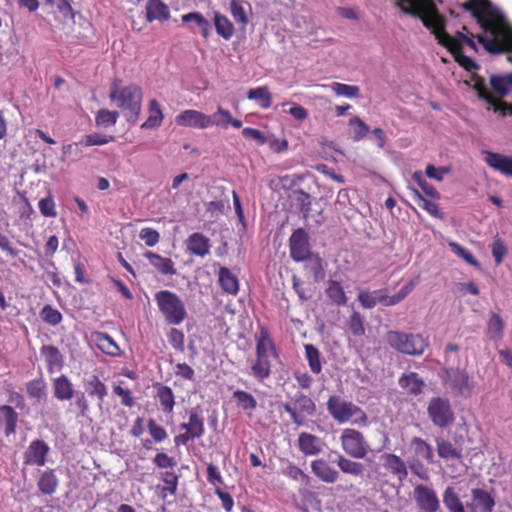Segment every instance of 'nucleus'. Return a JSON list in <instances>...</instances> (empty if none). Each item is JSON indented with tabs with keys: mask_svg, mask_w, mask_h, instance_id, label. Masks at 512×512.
Returning <instances> with one entry per match:
<instances>
[{
	"mask_svg": "<svg viewBox=\"0 0 512 512\" xmlns=\"http://www.w3.org/2000/svg\"><path fill=\"white\" fill-rule=\"evenodd\" d=\"M490 85L494 92L501 97L508 95L512 90V73H507L505 75H491Z\"/></svg>",
	"mask_w": 512,
	"mask_h": 512,
	"instance_id": "f704fd0d",
	"label": "nucleus"
},
{
	"mask_svg": "<svg viewBox=\"0 0 512 512\" xmlns=\"http://www.w3.org/2000/svg\"><path fill=\"white\" fill-rule=\"evenodd\" d=\"M386 341L396 351L413 356H420L428 346L427 340L420 334L389 331Z\"/></svg>",
	"mask_w": 512,
	"mask_h": 512,
	"instance_id": "0eeeda50",
	"label": "nucleus"
},
{
	"mask_svg": "<svg viewBox=\"0 0 512 512\" xmlns=\"http://www.w3.org/2000/svg\"><path fill=\"white\" fill-rule=\"evenodd\" d=\"M465 7L482 29L477 39L487 52H512V27L498 8L489 0H470Z\"/></svg>",
	"mask_w": 512,
	"mask_h": 512,
	"instance_id": "f257e3e1",
	"label": "nucleus"
},
{
	"mask_svg": "<svg viewBox=\"0 0 512 512\" xmlns=\"http://www.w3.org/2000/svg\"><path fill=\"white\" fill-rule=\"evenodd\" d=\"M437 452L440 458L448 459H461L462 451L453 446V444L443 438H436Z\"/></svg>",
	"mask_w": 512,
	"mask_h": 512,
	"instance_id": "a19ab883",
	"label": "nucleus"
},
{
	"mask_svg": "<svg viewBox=\"0 0 512 512\" xmlns=\"http://www.w3.org/2000/svg\"><path fill=\"white\" fill-rule=\"evenodd\" d=\"M326 406L329 415L338 424H351L359 427L369 425L366 412L360 406L339 395L329 396Z\"/></svg>",
	"mask_w": 512,
	"mask_h": 512,
	"instance_id": "7ed1b4c3",
	"label": "nucleus"
},
{
	"mask_svg": "<svg viewBox=\"0 0 512 512\" xmlns=\"http://www.w3.org/2000/svg\"><path fill=\"white\" fill-rule=\"evenodd\" d=\"M311 471L318 479L327 484H333L339 478V472L323 458L311 462Z\"/></svg>",
	"mask_w": 512,
	"mask_h": 512,
	"instance_id": "412c9836",
	"label": "nucleus"
},
{
	"mask_svg": "<svg viewBox=\"0 0 512 512\" xmlns=\"http://www.w3.org/2000/svg\"><path fill=\"white\" fill-rule=\"evenodd\" d=\"M401 10L411 16L420 18L423 25L431 31L438 43L448 48L452 53L461 51V45L477 51L474 35L463 27L456 37L449 35L446 30V20L439 13L436 5L431 0H398Z\"/></svg>",
	"mask_w": 512,
	"mask_h": 512,
	"instance_id": "f03ea898",
	"label": "nucleus"
},
{
	"mask_svg": "<svg viewBox=\"0 0 512 512\" xmlns=\"http://www.w3.org/2000/svg\"><path fill=\"white\" fill-rule=\"evenodd\" d=\"M443 384L455 397L468 399L472 396L476 382L464 368L445 367L441 370Z\"/></svg>",
	"mask_w": 512,
	"mask_h": 512,
	"instance_id": "39448f33",
	"label": "nucleus"
},
{
	"mask_svg": "<svg viewBox=\"0 0 512 512\" xmlns=\"http://www.w3.org/2000/svg\"><path fill=\"white\" fill-rule=\"evenodd\" d=\"M485 163L506 177H512V157L492 151H483Z\"/></svg>",
	"mask_w": 512,
	"mask_h": 512,
	"instance_id": "a211bd4d",
	"label": "nucleus"
},
{
	"mask_svg": "<svg viewBox=\"0 0 512 512\" xmlns=\"http://www.w3.org/2000/svg\"><path fill=\"white\" fill-rule=\"evenodd\" d=\"M144 257L149 260V263L163 275H175L176 269L174 262L170 258L162 257L161 255L152 251L144 253Z\"/></svg>",
	"mask_w": 512,
	"mask_h": 512,
	"instance_id": "cd10ccee",
	"label": "nucleus"
},
{
	"mask_svg": "<svg viewBox=\"0 0 512 512\" xmlns=\"http://www.w3.org/2000/svg\"><path fill=\"white\" fill-rule=\"evenodd\" d=\"M180 428L190 433L194 438H200L204 435V419L201 417L198 408H192L189 410V421L187 423H182Z\"/></svg>",
	"mask_w": 512,
	"mask_h": 512,
	"instance_id": "bb28decb",
	"label": "nucleus"
},
{
	"mask_svg": "<svg viewBox=\"0 0 512 512\" xmlns=\"http://www.w3.org/2000/svg\"><path fill=\"white\" fill-rule=\"evenodd\" d=\"M383 467L396 477L402 483L408 475V470L404 460L392 453H384L380 456Z\"/></svg>",
	"mask_w": 512,
	"mask_h": 512,
	"instance_id": "6ab92c4d",
	"label": "nucleus"
},
{
	"mask_svg": "<svg viewBox=\"0 0 512 512\" xmlns=\"http://www.w3.org/2000/svg\"><path fill=\"white\" fill-rule=\"evenodd\" d=\"M230 12L237 23L242 25L248 24V13L242 2L239 0H232L230 2Z\"/></svg>",
	"mask_w": 512,
	"mask_h": 512,
	"instance_id": "5fc2aeb1",
	"label": "nucleus"
},
{
	"mask_svg": "<svg viewBox=\"0 0 512 512\" xmlns=\"http://www.w3.org/2000/svg\"><path fill=\"white\" fill-rule=\"evenodd\" d=\"M40 314L43 321L52 326L58 325L62 321V314L50 305H45Z\"/></svg>",
	"mask_w": 512,
	"mask_h": 512,
	"instance_id": "bf43d9fd",
	"label": "nucleus"
},
{
	"mask_svg": "<svg viewBox=\"0 0 512 512\" xmlns=\"http://www.w3.org/2000/svg\"><path fill=\"white\" fill-rule=\"evenodd\" d=\"M153 462L157 467L162 469L173 468L177 465V462L173 457L163 452L157 453Z\"/></svg>",
	"mask_w": 512,
	"mask_h": 512,
	"instance_id": "774afa93",
	"label": "nucleus"
},
{
	"mask_svg": "<svg viewBox=\"0 0 512 512\" xmlns=\"http://www.w3.org/2000/svg\"><path fill=\"white\" fill-rule=\"evenodd\" d=\"M213 20L217 34L225 40H230L235 31L232 22L219 12L214 13Z\"/></svg>",
	"mask_w": 512,
	"mask_h": 512,
	"instance_id": "58836bf2",
	"label": "nucleus"
},
{
	"mask_svg": "<svg viewBox=\"0 0 512 512\" xmlns=\"http://www.w3.org/2000/svg\"><path fill=\"white\" fill-rule=\"evenodd\" d=\"M350 125L353 127L355 140L364 138L369 131V127L358 117L352 118L350 120Z\"/></svg>",
	"mask_w": 512,
	"mask_h": 512,
	"instance_id": "338daca9",
	"label": "nucleus"
},
{
	"mask_svg": "<svg viewBox=\"0 0 512 512\" xmlns=\"http://www.w3.org/2000/svg\"><path fill=\"white\" fill-rule=\"evenodd\" d=\"M114 140L113 136H105L101 135L99 133H92L85 135L79 142V144L90 147V146H99V145H105Z\"/></svg>",
	"mask_w": 512,
	"mask_h": 512,
	"instance_id": "4d7b16f0",
	"label": "nucleus"
},
{
	"mask_svg": "<svg viewBox=\"0 0 512 512\" xmlns=\"http://www.w3.org/2000/svg\"><path fill=\"white\" fill-rule=\"evenodd\" d=\"M162 410L167 413H171L173 411L175 400L174 394L170 387L165 385H159L157 387V395Z\"/></svg>",
	"mask_w": 512,
	"mask_h": 512,
	"instance_id": "c03bdc74",
	"label": "nucleus"
},
{
	"mask_svg": "<svg viewBox=\"0 0 512 512\" xmlns=\"http://www.w3.org/2000/svg\"><path fill=\"white\" fill-rule=\"evenodd\" d=\"M18 413L9 405L0 406V423L4 424V433L10 436L16 432Z\"/></svg>",
	"mask_w": 512,
	"mask_h": 512,
	"instance_id": "2f4dec72",
	"label": "nucleus"
},
{
	"mask_svg": "<svg viewBox=\"0 0 512 512\" xmlns=\"http://www.w3.org/2000/svg\"><path fill=\"white\" fill-rule=\"evenodd\" d=\"M336 463L343 473L349 475L358 477L364 472V466L362 463L350 460L343 455H338Z\"/></svg>",
	"mask_w": 512,
	"mask_h": 512,
	"instance_id": "37998d69",
	"label": "nucleus"
},
{
	"mask_svg": "<svg viewBox=\"0 0 512 512\" xmlns=\"http://www.w3.org/2000/svg\"><path fill=\"white\" fill-rule=\"evenodd\" d=\"M49 451L50 447L46 442L39 439L33 440L24 453V463L26 465L44 466Z\"/></svg>",
	"mask_w": 512,
	"mask_h": 512,
	"instance_id": "dca6fc26",
	"label": "nucleus"
},
{
	"mask_svg": "<svg viewBox=\"0 0 512 512\" xmlns=\"http://www.w3.org/2000/svg\"><path fill=\"white\" fill-rule=\"evenodd\" d=\"M58 478L52 469L45 470L41 473L38 480L39 490L46 495H52L58 487Z\"/></svg>",
	"mask_w": 512,
	"mask_h": 512,
	"instance_id": "c9c22d12",
	"label": "nucleus"
},
{
	"mask_svg": "<svg viewBox=\"0 0 512 512\" xmlns=\"http://www.w3.org/2000/svg\"><path fill=\"white\" fill-rule=\"evenodd\" d=\"M414 499L418 507L425 512H437L440 502L436 492L423 484L416 485L414 488Z\"/></svg>",
	"mask_w": 512,
	"mask_h": 512,
	"instance_id": "ddd939ff",
	"label": "nucleus"
},
{
	"mask_svg": "<svg viewBox=\"0 0 512 512\" xmlns=\"http://www.w3.org/2000/svg\"><path fill=\"white\" fill-rule=\"evenodd\" d=\"M349 330L355 336H362L365 333L362 316L358 312H353L350 316Z\"/></svg>",
	"mask_w": 512,
	"mask_h": 512,
	"instance_id": "e2e57ef3",
	"label": "nucleus"
},
{
	"mask_svg": "<svg viewBox=\"0 0 512 512\" xmlns=\"http://www.w3.org/2000/svg\"><path fill=\"white\" fill-rule=\"evenodd\" d=\"M283 475L302 483H307L309 476L295 464L289 462L282 470Z\"/></svg>",
	"mask_w": 512,
	"mask_h": 512,
	"instance_id": "13d9d810",
	"label": "nucleus"
},
{
	"mask_svg": "<svg viewBox=\"0 0 512 512\" xmlns=\"http://www.w3.org/2000/svg\"><path fill=\"white\" fill-rule=\"evenodd\" d=\"M139 238L143 240L148 247H154L160 240V234L155 229L145 227L140 230Z\"/></svg>",
	"mask_w": 512,
	"mask_h": 512,
	"instance_id": "052dcab7",
	"label": "nucleus"
},
{
	"mask_svg": "<svg viewBox=\"0 0 512 512\" xmlns=\"http://www.w3.org/2000/svg\"><path fill=\"white\" fill-rule=\"evenodd\" d=\"M305 261V269L312 275L314 281L316 283L322 281L326 275L322 258L316 254H312L306 258Z\"/></svg>",
	"mask_w": 512,
	"mask_h": 512,
	"instance_id": "4c0bfd02",
	"label": "nucleus"
},
{
	"mask_svg": "<svg viewBox=\"0 0 512 512\" xmlns=\"http://www.w3.org/2000/svg\"><path fill=\"white\" fill-rule=\"evenodd\" d=\"M175 122L178 126L192 127L196 129L209 128L208 115L193 109H188L176 116Z\"/></svg>",
	"mask_w": 512,
	"mask_h": 512,
	"instance_id": "f3484780",
	"label": "nucleus"
},
{
	"mask_svg": "<svg viewBox=\"0 0 512 512\" xmlns=\"http://www.w3.org/2000/svg\"><path fill=\"white\" fill-rule=\"evenodd\" d=\"M110 100L117 107L127 111L126 117L129 122H135L141 110L142 90L136 84L120 87L115 80L110 89Z\"/></svg>",
	"mask_w": 512,
	"mask_h": 512,
	"instance_id": "20e7f679",
	"label": "nucleus"
},
{
	"mask_svg": "<svg viewBox=\"0 0 512 512\" xmlns=\"http://www.w3.org/2000/svg\"><path fill=\"white\" fill-rule=\"evenodd\" d=\"M412 180L418 184L425 195L432 199L439 200L441 198L440 193L424 179L421 171H415L412 174Z\"/></svg>",
	"mask_w": 512,
	"mask_h": 512,
	"instance_id": "603ef678",
	"label": "nucleus"
},
{
	"mask_svg": "<svg viewBox=\"0 0 512 512\" xmlns=\"http://www.w3.org/2000/svg\"><path fill=\"white\" fill-rule=\"evenodd\" d=\"M297 444L300 452L305 456H318L326 448V443L321 437L309 432H301L298 435Z\"/></svg>",
	"mask_w": 512,
	"mask_h": 512,
	"instance_id": "2eb2a0df",
	"label": "nucleus"
},
{
	"mask_svg": "<svg viewBox=\"0 0 512 512\" xmlns=\"http://www.w3.org/2000/svg\"><path fill=\"white\" fill-rule=\"evenodd\" d=\"M494 506V498L481 488L471 490V500L466 504L467 512H493Z\"/></svg>",
	"mask_w": 512,
	"mask_h": 512,
	"instance_id": "4468645a",
	"label": "nucleus"
},
{
	"mask_svg": "<svg viewBox=\"0 0 512 512\" xmlns=\"http://www.w3.org/2000/svg\"><path fill=\"white\" fill-rule=\"evenodd\" d=\"M305 356L308 361L310 370L314 374H319L322 371V364L320 361L319 350L312 344H306L305 345Z\"/></svg>",
	"mask_w": 512,
	"mask_h": 512,
	"instance_id": "de8ad7c7",
	"label": "nucleus"
},
{
	"mask_svg": "<svg viewBox=\"0 0 512 512\" xmlns=\"http://www.w3.org/2000/svg\"><path fill=\"white\" fill-rule=\"evenodd\" d=\"M91 338L96 347L104 354L111 357H120L122 351L114 339L105 332H93Z\"/></svg>",
	"mask_w": 512,
	"mask_h": 512,
	"instance_id": "4be33fe9",
	"label": "nucleus"
},
{
	"mask_svg": "<svg viewBox=\"0 0 512 512\" xmlns=\"http://www.w3.org/2000/svg\"><path fill=\"white\" fill-rule=\"evenodd\" d=\"M248 99L258 101L262 108H269L272 104L271 94L267 87H257L251 89L247 95Z\"/></svg>",
	"mask_w": 512,
	"mask_h": 512,
	"instance_id": "09e8293b",
	"label": "nucleus"
},
{
	"mask_svg": "<svg viewBox=\"0 0 512 512\" xmlns=\"http://www.w3.org/2000/svg\"><path fill=\"white\" fill-rule=\"evenodd\" d=\"M290 256L295 262H303L313 253L310 252L308 235L304 229L295 230L289 239Z\"/></svg>",
	"mask_w": 512,
	"mask_h": 512,
	"instance_id": "f8f14e48",
	"label": "nucleus"
},
{
	"mask_svg": "<svg viewBox=\"0 0 512 512\" xmlns=\"http://www.w3.org/2000/svg\"><path fill=\"white\" fill-rule=\"evenodd\" d=\"M443 504L449 512H467L454 487L448 486L443 492Z\"/></svg>",
	"mask_w": 512,
	"mask_h": 512,
	"instance_id": "72a5a7b5",
	"label": "nucleus"
},
{
	"mask_svg": "<svg viewBox=\"0 0 512 512\" xmlns=\"http://www.w3.org/2000/svg\"><path fill=\"white\" fill-rule=\"evenodd\" d=\"M473 89L476 91L477 96L489 105L487 108L488 110L493 109V111L499 113L501 117L512 115V104L504 101H497L488 91L483 78L477 77L475 79Z\"/></svg>",
	"mask_w": 512,
	"mask_h": 512,
	"instance_id": "9b49d317",
	"label": "nucleus"
},
{
	"mask_svg": "<svg viewBox=\"0 0 512 512\" xmlns=\"http://www.w3.org/2000/svg\"><path fill=\"white\" fill-rule=\"evenodd\" d=\"M163 113L156 99L149 102V116L147 120L141 125L142 129L157 128L162 124Z\"/></svg>",
	"mask_w": 512,
	"mask_h": 512,
	"instance_id": "ea45409f",
	"label": "nucleus"
},
{
	"mask_svg": "<svg viewBox=\"0 0 512 512\" xmlns=\"http://www.w3.org/2000/svg\"><path fill=\"white\" fill-rule=\"evenodd\" d=\"M209 127L218 126L225 128L229 125V121H232V115L229 110L224 109L222 106H218L214 114L208 115Z\"/></svg>",
	"mask_w": 512,
	"mask_h": 512,
	"instance_id": "8fccbe9b",
	"label": "nucleus"
},
{
	"mask_svg": "<svg viewBox=\"0 0 512 512\" xmlns=\"http://www.w3.org/2000/svg\"><path fill=\"white\" fill-rule=\"evenodd\" d=\"M330 87L336 95L347 98H356L360 93V88L356 85L333 82Z\"/></svg>",
	"mask_w": 512,
	"mask_h": 512,
	"instance_id": "864d4df0",
	"label": "nucleus"
},
{
	"mask_svg": "<svg viewBox=\"0 0 512 512\" xmlns=\"http://www.w3.org/2000/svg\"><path fill=\"white\" fill-rule=\"evenodd\" d=\"M326 295L333 303H335L338 306L345 305L347 302V298L343 290V287L338 281H328Z\"/></svg>",
	"mask_w": 512,
	"mask_h": 512,
	"instance_id": "a18cd8bd",
	"label": "nucleus"
},
{
	"mask_svg": "<svg viewBox=\"0 0 512 512\" xmlns=\"http://www.w3.org/2000/svg\"><path fill=\"white\" fill-rule=\"evenodd\" d=\"M154 299L166 322L171 325L181 324L186 316V308L181 298L169 290L158 291Z\"/></svg>",
	"mask_w": 512,
	"mask_h": 512,
	"instance_id": "423d86ee",
	"label": "nucleus"
},
{
	"mask_svg": "<svg viewBox=\"0 0 512 512\" xmlns=\"http://www.w3.org/2000/svg\"><path fill=\"white\" fill-rule=\"evenodd\" d=\"M170 18V9L162 0H148L146 3V19L148 22L167 21Z\"/></svg>",
	"mask_w": 512,
	"mask_h": 512,
	"instance_id": "a878e982",
	"label": "nucleus"
},
{
	"mask_svg": "<svg viewBox=\"0 0 512 512\" xmlns=\"http://www.w3.org/2000/svg\"><path fill=\"white\" fill-rule=\"evenodd\" d=\"M283 409L290 415L292 422L297 426H303L307 417H312L317 412L315 402L306 394L296 392L290 402L283 404Z\"/></svg>",
	"mask_w": 512,
	"mask_h": 512,
	"instance_id": "6e6552de",
	"label": "nucleus"
},
{
	"mask_svg": "<svg viewBox=\"0 0 512 512\" xmlns=\"http://www.w3.org/2000/svg\"><path fill=\"white\" fill-rule=\"evenodd\" d=\"M504 321L497 313H492L488 323L486 335L492 341H499L503 338Z\"/></svg>",
	"mask_w": 512,
	"mask_h": 512,
	"instance_id": "79ce46f5",
	"label": "nucleus"
},
{
	"mask_svg": "<svg viewBox=\"0 0 512 512\" xmlns=\"http://www.w3.org/2000/svg\"><path fill=\"white\" fill-rule=\"evenodd\" d=\"M170 345L180 352L184 351V333L176 328H172L168 334Z\"/></svg>",
	"mask_w": 512,
	"mask_h": 512,
	"instance_id": "0e129e2a",
	"label": "nucleus"
},
{
	"mask_svg": "<svg viewBox=\"0 0 512 512\" xmlns=\"http://www.w3.org/2000/svg\"><path fill=\"white\" fill-rule=\"evenodd\" d=\"M271 359L256 356L252 361L250 374L259 382H264L271 375Z\"/></svg>",
	"mask_w": 512,
	"mask_h": 512,
	"instance_id": "473e14b6",
	"label": "nucleus"
},
{
	"mask_svg": "<svg viewBox=\"0 0 512 512\" xmlns=\"http://www.w3.org/2000/svg\"><path fill=\"white\" fill-rule=\"evenodd\" d=\"M187 251L192 255L205 257L210 252V240L202 233L195 232L185 241Z\"/></svg>",
	"mask_w": 512,
	"mask_h": 512,
	"instance_id": "5701e85b",
	"label": "nucleus"
},
{
	"mask_svg": "<svg viewBox=\"0 0 512 512\" xmlns=\"http://www.w3.org/2000/svg\"><path fill=\"white\" fill-rule=\"evenodd\" d=\"M218 281L225 293L235 296L239 292L238 278L227 267L219 269Z\"/></svg>",
	"mask_w": 512,
	"mask_h": 512,
	"instance_id": "c756f323",
	"label": "nucleus"
},
{
	"mask_svg": "<svg viewBox=\"0 0 512 512\" xmlns=\"http://www.w3.org/2000/svg\"><path fill=\"white\" fill-rule=\"evenodd\" d=\"M118 118L119 113L117 111L100 109L95 117V122L98 126L108 127L115 125Z\"/></svg>",
	"mask_w": 512,
	"mask_h": 512,
	"instance_id": "6e6d98bb",
	"label": "nucleus"
},
{
	"mask_svg": "<svg viewBox=\"0 0 512 512\" xmlns=\"http://www.w3.org/2000/svg\"><path fill=\"white\" fill-rule=\"evenodd\" d=\"M233 398L236 399L237 404L246 411H253L257 407V401L254 396L243 390H236L233 393Z\"/></svg>",
	"mask_w": 512,
	"mask_h": 512,
	"instance_id": "3c124183",
	"label": "nucleus"
},
{
	"mask_svg": "<svg viewBox=\"0 0 512 512\" xmlns=\"http://www.w3.org/2000/svg\"><path fill=\"white\" fill-rule=\"evenodd\" d=\"M41 214L45 217H56L57 211L55 208V202L52 196H47L41 199L38 203Z\"/></svg>",
	"mask_w": 512,
	"mask_h": 512,
	"instance_id": "680f3d73",
	"label": "nucleus"
},
{
	"mask_svg": "<svg viewBox=\"0 0 512 512\" xmlns=\"http://www.w3.org/2000/svg\"><path fill=\"white\" fill-rule=\"evenodd\" d=\"M54 396L60 401L70 400L74 396L73 384L65 375L53 380Z\"/></svg>",
	"mask_w": 512,
	"mask_h": 512,
	"instance_id": "7c9ffc66",
	"label": "nucleus"
},
{
	"mask_svg": "<svg viewBox=\"0 0 512 512\" xmlns=\"http://www.w3.org/2000/svg\"><path fill=\"white\" fill-rule=\"evenodd\" d=\"M29 397L40 400L47 394V384L43 378L33 379L26 384Z\"/></svg>",
	"mask_w": 512,
	"mask_h": 512,
	"instance_id": "49530a36",
	"label": "nucleus"
},
{
	"mask_svg": "<svg viewBox=\"0 0 512 512\" xmlns=\"http://www.w3.org/2000/svg\"><path fill=\"white\" fill-rule=\"evenodd\" d=\"M41 356L44 357L47 369L50 373L60 371L64 365V358L59 349L53 345H43L40 349Z\"/></svg>",
	"mask_w": 512,
	"mask_h": 512,
	"instance_id": "393cba45",
	"label": "nucleus"
},
{
	"mask_svg": "<svg viewBox=\"0 0 512 512\" xmlns=\"http://www.w3.org/2000/svg\"><path fill=\"white\" fill-rule=\"evenodd\" d=\"M256 340V356L275 359L278 352L274 341L271 339L268 330L261 327L260 331L255 335Z\"/></svg>",
	"mask_w": 512,
	"mask_h": 512,
	"instance_id": "aec40b11",
	"label": "nucleus"
},
{
	"mask_svg": "<svg viewBox=\"0 0 512 512\" xmlns=\"http://www.w3.org/2000/svg\"><path fill=\"white\" fill-rule=\"evenodd\" d=\"M399 386L408 394L418 396L423 392L425 387L424 380L416 372H405L399 380Z\"/></svg>",
	"mask_w": 512,
	"mask_h": 512,
	"instance_id": "b1692460",
	"label": "nucleus"
},
{
	"mask_svg": "<svg viewBox=\"0 0 512 512\" xmlns=\"http://www.w3.org/2000/svg\"><path fill=\"white\" fill-rule=\"evenodd\" d=\"M414 287L415 283L413 281L408 282L396 294L389 296L388 306H393L401 302L408 294L411 293Z\"/></svg>",
	"mask_w": 512,
	"mask_h": 512,
	"instance_id": "69168bd1",
	"label": "nucleus"
},
{
	"mask_svg": "<svg viewBox=\"0 0 512 512\" xmlns=\"http://www.w3.org/2000/svg\"><path fill=\"white\" fill-rule=\"evenodd\" d=\"M427 414L434 426L445 429L455 421V414L450 400L445 397H432L427 406Z\"/></svg>",
	"mask_w": 512,
	"mask_h": 512,
	"instance_id": "1a4fd4ad",
	"label": "nucleus"
},
{
	"mask_svg": "<svg viewBox=\"0 0 512 512\" xmlns=\"http://www.w3.org/2000/svg\"><path fill=\"white\" fill-rule=\"evenodd\" d=\"M84 385L86 392L90 397H97L98 407L100 410H102L104 399L107 396L106 385L96 375H93L91 378L85 380Z\"/></svg>",
	"mask_w": 512,
	"mask_h": 512,
	"instance_id": "c85d7f7f",
	"label": "nucleus"
},
{
	"mask_svg": "<svg viewBox=\"0 0 512 512\" xmlns=\"http://www.w3.org/2000/svg\"><path fill=\"white\" fill-rule=\"evenodd\" d=\"M410 446L419 459L426 460L429 464L434 463V453L432 447L422 438L414 437Z\"/></svg>",
	"mask_w": 512,
	"mask_h": 512,
	"instance_id": "e433bc0d",
	"label": "nucleus"
},
{
	"mask_svg": "<svg viewBox=\"0 0 512 512\" xmlns=\"http://www.w3.org/2000/svg\"><path fill=\"white\" fill-rule=\"evenodd\" d=\"M340 443L343 451L355 459L365 458L370 450L363 433L353 428L343 429L340 435Z\"/></svg>",
	"mask_w": 512,
	"mask_h": 512,
	"instance_id": "9d476101",
	"label": "nucleus"
}]
</instances>
